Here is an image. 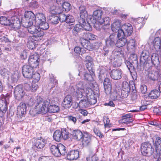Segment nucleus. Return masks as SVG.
I'll return each mask as SVG.
<instances>
[{"label":"nucleus","mask_w":161,"mask_h":161,"mask_svg":"<svg viewBox=\"0 0 161 161\" xmlns=\"http://www.w3.org/2000/svg\"><path fill=\"white\" fill-rule=\"evenodd\" d=\"M50 102L49 99L43 100L40 97H37L35 108H37L38 112L41 114H45L47 112L48 107Z\"/></svg>","instance_id":"1"},{"label":"nucleus","mask_w":161,"mask_h":161,"mask_svg":"<svg viewBox=\"0 0 161 161\" xmlns=\"http://www.w3.org/2000/svg\"><path fill=\"white\" fill-rule=\"evenodd\" d=\"M141 152L143 155L150 156L153 153V148L151 144L149 142L142 143L141 147Z\"/></svg>","instance_id":"2"},{"label":"nucleus","mask_w":161,"mask_h":161,"mask_svg":"<svg viewBox=\"0 0 161 161\" xmlns=\"http://www.w3.org/2000/svg\"><path fill=\"white\" fill-rule=\"evenodd\" d=\"M133 32V27L129 23L124 24L122 26V30H119V35L129 36Z\"/></svg>","instance_id":"3"},{"label":"nucleus","mask_w":161,"mask_h":161,"mask_svg":"<svg viewBox=\"0 0 161 161\" xmlns=\"http://www.w3.org/2000/svg\"><path fill=\"white\" fill-rule=\"evenodd\" d=\"M24 16L26 21L25 22V26H30L34 24L36 16L33 12L26 11L24 14Z\"/></svg>","instance_id":"4"},{"label":"nucleus","mask_w":161,"mask_h":161,"mask_svg":"<svg viewBox=\"0 0 161 161\" xmlns=\"http://www.w3.org/2000/svg\"><path fill=\"white\" fill-rule=\"evenodd\" d=\"M39 56L37 53H35L31 55L28 59V64L33 68H36L39 64Z\"/></svg>","instance_id":"5"},{"label":"nucleus","mask_w":161,"mask_h":161,"mask_svg":"<svg viewBox=\"0 0 161 161\" xmlns=\"http://www.w3.org/2000/svg\"><path fill=\"white\" fill-rule=\"evenodd\" d=\"M27 107L26 104L23 102L19 103L17 106V115L18 118L25 117L26 113Z\"/></svg>","instance_id":"6"},{"label":"nucleus","mask_w":161,"mask_h":161,"mask_svg":"<svg viewBox=\"0 0 161 161\" xmlns=\"http://www.w3.org/2000/svg\"><path fill=\"white\" fill-rule=\"evenodd\" d=\"M140 63L143 65L149 63L150 60L148 51L144 50L142 52L140 55Z\"/></svg>","instance_id":"7"},{"label":"nucleus","mask_w":161,"mask_h":161,"mask_svg":"<svg viewBox=\"0 0 161 161\" xmlns=\"http://www.w3.org/2000/svg\"><path fill=\"white\" fill-rule=\"evenodd\" d=\"M14 94L15 98L19 100L25 96V92L22 86L19 85L15 87Z\"/></svg>","instance_id":"8"},{"label":"nucleus","mask_w":161,"mask_h":161,"mask_svg":"<svg viewBox=\"0 0 161 161\" xmlns=\"http://www.w3.org/2000/svg\"><path fill=\"white\" fill-rule=\"evenodd\" d=\"M46 143V140L41 137L40 139L35 140L33 143V147L38 150H40L45 146Z\"/></svg>","instance_id":"9"},{"label":"nucleus","mask_w":161,"mask_h":161,"mask_svg":"<svg viewBox=\"0 0 161 161\" xmlns=\"http://www.w3.org/2000/svg\"><path fill=\"white\" fill-rule=\"evenodd\" d=\"M73 103V98L70 95H67L64 98L62 103V106L65 109L69 108Z\"/></svg>","instance_id":"10"},{"label":"nucleus","mask_w":161,"mask_h":161,"mask_svg":"<svg viewBox=\"0 0 161 161\" xmlns=\"http://www.w3.org/2000/svg\"><path fill=\"white\" fill-rule=\"evenodd\" d=\"M33 71V68L29 65H25L22 68V73L23 76L30 79Z\"/></svg>","instance_id":"11"},{"label":"nucleus","mask_w":161,"mask_h":161,"mask_svg":"<svg viewBox=\"0 0 161 161\" xmlns=\"http://www.w3.org/2000/svg\"><path fill=\"white\" fill-rule=\"evenodd\" d=\"M122 71L119 69H114L111 70L110 72L111 77L115 80L120 79L122 77Z\"/></svg>","instance_id":"12"},{"label":"nucleus","mask_w":161,"mask_h":161,"mask_svg":"<svg viewBox=\"0 0 161 161\" xmlns=\"http://www.w3.org/2000/svg\"><path fill=\"white\" fill-rule=\"evenodd\" d=\"M83 90L82 89L77 88L75 87L72 86L70 88V92L74 96L77 98H81L83 97Z\"/></svg>","instance_id":"13"},{"label":"nucleus","mask_w":161,"mask_h":161,"mask_svg":"<svg viewBox=\"0 0 161 161\" xmlns=\"http://www.w3.org/2000/svg\"><path fill=\"white\" fill-rule=\"evenodd\" d=\"M79 156V153L78 150H71L68 153L66 157L69 160L77 159Z\"/></svg>","instance_id":"14"},{"label":"nucleus","mask_w":161,"mask_h":161,"mask_svg":"<svg viewBox=\"0 0 161 161\" xmlns=\"http://www.w3.org/2000/svg\"><path fill=\"white\" fill-rule=\"evenodd\" d=\"M119 33H118L117 36L119 39L116 41L115 45L117 47L120 48L125 46L127 44V41L125 36H119Z\"/></svg>","instance_id":"15"},{"label":"nucleus","mask_w":161,"mask_h":161,"mask_svg":"<svg viewBox=\"0 0 161 161\" xmlns=\"http://www.w3.org/2000/svg\"><path fill=\"white\" fill-rule=\"evenodd\" d=\"M48 1H50L48 3L50 5L49 10L51 14H59L62 13V10L61 7L55 6L53 4L50 0H48Z\"/></svg>","instance_id":"16"},{"label":"nucleus","mask_w":161,"mask_h":161,"mask_svg":"<svg viewBox=\"0 0 161 161\" xmlns=\"http://www.w3.org/2000/svg\"><path fill=\"white\" fill-rule=\"evenodd\" d=\"M116 37L113 35H111L109 37L105 40V46L107 47H112L115 45Z\"/></svg>","instance_id":"17"},{"label":"nucleus","mask_w":161,"mask_h":161,"mask_svg":"<svg viewBox=\"0 0 161 161\" xmlns=\"http://www.w3.org/2000/svg\"><path fill=\"white\" fill-rule=\"evenodd\" d=\"M133 120L132 118V115L130 114H127L123 116L122 119L120 120L121 122L124 123L126 125H128V126H131L132 125H130L132 124Z\"/></svg>","instance_id":"18"},{"label":"nucleus","mask_w":161,"mask_h":161,"mask_svg":"<svg viewBox=\"0 0 161 161\" xmlns=\"http://www.w3.org/2000/svg\"><path fill=\"white\" fill-rule=\"evenodd\" d=\"M109 59L110 62L114 67H119L122 64L123 59L113 56H111Z\"/></svg>","instance_id":"19"},{"label":"nucleus","mask_w":161,"mask_h":161,"mask_svg":"<svg viewBox=\"0 0 161 161\" xmlns=\"http://www.w3.org/2000/svg\"><path fill=\"white\" fill-rule=\"evenodd\" d=\"M121 22L120 20L117 19L112 24V30L114 32H118V33H119V30H122Z\"/></svg>","instance_id":"20"},{"label":"nucleus","mask_w":161,"mask_h":161,"mask_svg":"<svg viewBox=\"0 0 161 161\" xmlns=\"http://www.w3.org/2000/svg\"><path fill=\"white\" fill-rule=\"evenodd\" d=\"M72 138L75 140L80 141L81 140L83 136L82 132L79 130H73L71 133Z\"/></svg>","instance_id":"21"},{"label":"nucleus","mask_w":161,"mask_h":161,"mask_svg":"<svg viewBox=\"0 0 161 161\" xmlns=\"http://www.w3.org/2000/svg\"><path fill=\"white\" fill-rule=\"evenodd\" d=\"M80 42L81 45L84 48L89 51L93 49V47L90 42L87 39H85V38L83 37V38H80Z\"/></svg>","instance_id":"22"},{"label":"nucleus","mask_w":161,"mask_h":161,"mask_svg":"<svg viewBox=\"0 0 161 161\" xmlns=\"http://www.w3.org/2000/svg\"><path fill=\"white\" fill-rule=\"evenodd\" d=\"M103 85L105 93L107 94H110L111 90V84L109 78H105L104 79Z\"/></svg>","instance_id":"23"},{"label":"nucleus","mask_w":161,"mask_h":161,"mask_svg":"<svg viewBox=\"0 0 161 161\" xmlns=\"http://www.w3.org/2000/svg\"><path fill=\"white\" fill-rule=\"evenodd\" d=\"M158 71L154 70L150 71L148 74L147 80L149 81H155L158 80Z\"/></svg>","instance_id":"24"},{"label":"nucleus","mask_w":161,"mask_h":161,"mask_svg":"<svg viewBox=\"0 0 161 161\" xmlns=\"http://www.w3.org/2000/svg\"><path fill=\"white\" fill-rule=\"evenodd\" d=\"M56 14H51L47 17V20L50 24L53 25H56L59 23V19L58 16L56 15Z\"/></svg>","instance_id":"25"},{"label":"nucleus","mask_w":161,"mask_h":161,"mask_svg":"<svg viewBox=\"0 0 161 161\" xmlns=\"http://www.w3.org/2000/svg\"><path fill=\"white\" fill-rule=\"evenodd\" d=\"M111 56L118 57L119 58L123 59L124 56V53L120 48H116L113 51Z\"/></svg>","instance_id":"26"},{"label":"nucleus","mask_w":161,"mask_h":161,"mask_svg":"<svg viewBox=\"0 0 161 161\" xmlns=\"http://www.w3.org/2000/svg\"><path fill=\"white\" fill-rule=\"evenodd\" d=\"M127 49L130 52H133L136 49L135 41L134 40L131 39L128 42H127Z\"/></svg>","instance_id":"27"},{"label":"nucleus","mask_w":161,"mask_h":161,"mask_svg":"<svg viewBox=\"0 0 161 161\" xmlns=\"http://www.w3.org/2000/svg\"><path fill=\"white\" fill-rule=\"evenodd\" d=\"M97 19H96L93 17L91 16L89 19L87 20V23H89L91 25H92L93 26L96 28L97 30H99L100 29V26H99V21H97Z\"/></svg>","instance_id":"28"},{"label":"nucleus","mask_w":161,"mask_h":161,"mask_svg":"<svg viewBox=\"0 0 161 161\" xmlns=\"http://www.w3.org/2000/svg\"><path fill=\"white\" fill-rule=\"evenodd\" d=\"M58 145H52L50 147V150L52 154L55 156L59 157L61 156V153L59 151Z\"/></svg>","instance_id":"29"},{"label":"nucleus","mask_w":161,"mask_h":161,"mask_svg":"<svg viewBox=\"0 0 161 161\" xmlns=\"http://www.w3.org/2000/svg\"><path fill=\"white\" fill-rule=\"evenodd\" d=\"M83 37L90 40H94L96 39L97 36L94 34L87 32V31L83 32L81 33Z\"/></svg>","instance_id":"30"},{"label":"nucleus","mask_w":161,"mask_h":161,"mask_svg":"<svg viewBox=\"0 0 161 161\" xmlns=\"http://www.w3.org/2000/svg\"><path fill=\"white\" fill-rule=\"evenodd\" d=\"M17 36L20 38H25L28 36L27 30L25 28H20L16 31Z\"/></svg>","instance_id":"31"},{"label":"nucleus","mask_w":161,"mask_h":161,"mask_svg":"<svg viewBox=\"0 0 161 161\" xmlns=\"http://www.w3.org/2000/svg\"><path fill=\"white\" fill-rule=\"evenodd\" d=\"M161 41L160 38L157 37L154 38L153 42V44L154 47L156 51H160L161 47Z\"/></svg>","instance_id":"32"},{"label":"nucleus","mask_w":161,"mask_h":161,"mask_svg":"<svg viewBox=\"0 0 161 161\" xmlns=\"http://www.w3.org/2000/svg\"><path fill=\"white\" fill-rule=\"evenodd\" d=\"M152 63L155 66H158L160 63L158 55V54L154 53L152 54L151 57Z\"/></svg>","instance_id":"33"},{"label":"nucleus","mask_w":161,"mask_h":161,"mask_svg":"<svg viewBox=\"0 0 161 161\" xmlns=\"http://www.w3.org/2000/svg\"><path fill=\"white\" fill-rule=\"evenodd\" d=\"M61 130H57L54 133L53 137L54 139L57 142H60L62 140Z\"/></svg>","instance_id":"34"},{"label":"nucleus","mask_w":161,"mask_h":161,"mask_svg":"<svg viewBox=\"0 0 161 161\" xmlns=\"http://www.w3.org/2000/svg\"><path fill=\"white\" fill-rule=\"evenodd\" d=\"M62 133V139L66 140L71 136V133H70L66 129H61Z\"/></svg>","instance_id":"35"},{"label":"nucleus","mask_w":161,"mask_h":161,"mask_svg":"<svg viewBox=\"0 0 161 161\" xmlns=\"http://www.w3.org/2000/svg\"><path fill=\"white\" fill-rule=\"evenodd\" d=\"M160 96V92L157 90L152 91L149 94L148 97L151 99H155Z\"/></svg>","instance_id":"36"},{"label":"nucleus","mask_w":161,"mask_h":161,"mask_svg":"<svg viewBox=\"0 0 161 161\" xmlns=\"http://www.w3.org/2000/svg\"><path fill=\"white\" fill-rule=\"evenodd\" d=\"M88 15L87 11H84V12L80 14V19L79 20V22L81 24H84L85 23V20L86 19V18Z\"/></svg>","instance_id":"37"},{"label":"nucleus","mask_w":161,"mask_h":161,"mask_svg":"<svg viewBox=\"0 0 161 161\" xmlns=\"http://www.w3.org/2000/svg\"><path fill=\"white\" fill-rule=\"evenodd\" d=\"M82 30V26L81 24H76L73 29V34L75 36H77L78 33L81 32Z\"/></svg>","instance_id":"38"},{"label":"nucleus","mask_w":161,"mask_h":161,"mask_svg":"<svg viewBox=\"0 0 161 161\" xmlns=\"http://www.w3.org/2000/svg\"><path fill=\"white\" fill-rule=\"evenodd\" d=\"M82 138V143L84 146H87L90 144L91 141V139L87 134L83 135Z\"/></svg>","instance_id":"39"},{"label":"nucleus","mask_w":161,"mask_h":161,"mask_svg":"<svg viewBox=\"0 0 161 161\" xmlns=\"http://www.w3.org/2000/svg\"><path fill=\"white\" fill-rule=\"evenodd\" d=\"M59 110V107L55 105H51L48 107L47 112L50 113H56Z\"/></svg>","instance_id":"40"},{"label":"nucleus","mask_w":161,"mask_h":161,"mask_svg":"<svg viewBox=\"0 0 161 161\" xmlns=\"http://www.w3.org/2000/svg\"><path fill=\"white\" fill-rule=\"evenodd\" d=\"M10 19L5 16H2L0 18V23L2 25L6 26L10 25Z\"/></svg>","instance_id":"41"},{"label":"nucleus","mask_w":161,"mask_h":161,"mask_svg":"<svg viewBox=\"0 0 161 161\" xmlns=\"http://www.w3.org/2000/svg\"><path fill=\"white\" fill-rule=\"evenodd\" d=\"M110 19L109 17H106L104 18L99 19L98 21L99 23V25H102L103 24L105 25H110Z\"/></svg>","instance_id":"42"},{"label":"nucleus","mask_w":161,"mask_h":161,"mask_svg":"<svg viewBox=\"0 0 161 161\" xmlns=\"http://www.w3.org/2000/svg\"><path fill=\"white\" fill-rule=\"evenodd\" d=\"M7 103L6 100H0V109L3 111V113H5L7 109Z\"/></svg>","instance_id":"43"},{"label":"nucleus","mask_w":161,"mask_h":161,"mask_svg":"<svg viewBox=\"0 0 161 161\" xmlns=\"http://www.w3.org/2000/svg\"><path fill=\"white\" fill-rule=\"evenodd\" d=\"M88 103V98L87 97H86V99L81 100L79 102L80 108H84L89 107Z\"/></svg>","instance_id":"44"},{"label":"nucleus","mask_w":161,"mask_h":161,"mask_svg":"<svg viewBox=\"0 0 161 161\" xmlns=\"http://www.w3.org/2000/svg\"><path fill=\"white\" fill-rule=\"evenodd\" d=\"M155 149H156L157 152H159L161 151V138L160 137H157L156 139L155 142Z\"/></svg>","instance_id":"45"},{"label":"nucleus","mask_w":161,"mask_h":161,"mask_svg":"<svg viewBox=\"0 0 161 161\" xmlns=\"http://www.w3.org/2000/svg\"><path fill=\"white\" fill-rule=\"evenodd\" d=\"M59 151L61 153V156H64L67 153V148L64 145L61 144L58 145Z\"/></svg>","instance_id":"46"},{"label":"nucleus","mask_w":161,"mask_h":161,"mask_svg":"<svg viewBox=\"0 0 161 161\" xmlns=\"http://www.w3.org/2000/svg\"><path fill=\"white\" fill-rule=\"evenodd\" d=\"M75 19L73 16L68 14L67 15L65 22L69 24V25H73L74 24Z\"/></svg>","instance_id":"47"},{"label":"nucleus","mask_w":161,"mask_h":161,"mask_svg":"<svg viewBox=\"0 0 161 161\" xmlns=\"http://www.w3.org/2000/svg\"><path fill=\"white\" fill-rule=\"evenodd\" d=\"M103 14V12L101 10H97L95 11L93 14V16L96 19H97V21H99L101 18L102 15Z\"/></svg>","instance_id":"48"},{"label":"nucleus","mask_w":161,"mask_h":161,"mask_svg":"<svg viewBox=\"0 0 161 161\" xmlns=\"http://www.w3.org/2000/svg\"><path fill=\"white\" fill-rule=\"evenodd\" d=\"M35 26L36 25L33 24L30 26H25V27L27 28V30L31 34H34L35 33H36L37 31H38V30H37V29H36Z\"/></svg>","instance_id":"49"},{"label":"nucleus","mask_w":161,"mask_h":161,"mask_svg":"<svg viewBox=\"0 0 161 161\" xmlns=\"http://www.w3.org/2000/svg\"><path fill=\"white\" fill-rule=\"evenodd\" d=\"M88 74L87 73H85L83 75L84 79L88 81H92L93 80V76L94 75V72L93 73H90Z\"/></svg>","instance_id":"50"},{"label":"nucleus","mask_w":161,"mask_h":161,"mask_svg":"<svg viewBox=\"0 0 161 161\" xmlns=\"http://www.w3.org/2000/svg\"><path fill=\"white\" fill-rule=\"evenodd\" d=\"M40 78V74L37 72H35L31 75V77L30 79H33V81L34 82H38Z\"/></svg>","instance_id":"51"},{"label":"nucleus","mask_w":161,"mask_h":161,"mask_svg":"<svg viewBox=\"0 0 161 161\" xmlns=\"http://www.w3.org/2000/svg\"><path fill=\"white\" fill-rule=\"evenodd\" d=\"M129 60L131 63H132L134 64H137L138 62V60L137 55L133 53L130 55L129 58Z\"/></svg>","instance_id":"52"},{"label":"nucleus","mask_w":161,"mask_h":161,"mask_svg":"<svg viewBox=\"0 0 161 161\" xmlns=\"http://www.w3.org/2000/svg\"><path fill=\"white\" fill-rule=\"evenodd\" d=\"M85 65L86 68L89 72L90 73H93V72H94V69H93L94 64L93 62L86 63Z\"/></svg>","instance_id":"53"},{"label":"nucleus","mask_w":161,"mask_h":161,"mask_svg":"<svg viewBox=\"0 0 161 161\" xmlns=\"http://www.w3.org/2000/svg\"><path fill=\"white\" fill-rule=\"evenodd\" d=\"M49 79L50 81V82L53 85H52L53 86L52 88H53L57 84V81L56 79V77H55L52 74H49Z\"/></svg>","instance_id":"54"},{"label":"nucleus","mask_w":161,"mask_h":161,"mask_svg":"<svg viewBox=\"0 0 161 161\" xmlns=\"http://www.w3.org/2000/svg\"><path fill=\"white\" fill-rule=\"evenodd\" d=\"M106 73L105 69H101L99 73L98 78L100 80H103L106 78Z\"/></svg>","instance_id":"55"},{"label":"nucleus","mask_w":161,"mask_h":161,"mask_svg":"<svg viewBox=\"0 0 161 161\" xmlns=\"http://www.w3.org/2000/svg\"><path fill=\"white\" fill-rule=\"evenodd\" d=\"M74 50L76 53L81 54V56H82V54L83 55L86 53V51L84 48L78 46L75 47Z\"/></svg>","instance_id":"56"},{"label":"nucleus","mask_w":161,"mask_h":161,"mask_svg":"<svg viewBox=\"0 0 161 161\" xmlns=\"http://www.w3.org/2000/svg\"><path fill=\"white\" fill-rule=\"evenodd\" d=\"M82 57L84 58V61L86 63L93 61L92 58L90 56L88 55L86 53L83 55L82 54Z\"/></svg>","instance_id":"57"},{"label":"nucleus","mask_w":161,"mask_h":161,"mask_svg":"<svg viewBox=\"0 0 161 161\" xmlns=\"http://www.w3.org/2000/svg\"><path fill=\"white\" fill-rule=\"evenodd\" d=\"M61 6L62 7L63 10L65 11H69L71 8L70 4L67 2H64Z\"/></svg>","instance_id":"58"},{"label":"nucleus","mask_w":161,"mask_h":161,"mask_svg":"<svg viewBox=\"0 0 161 161\" xmlns=\"http://www.w3.org/2000/svg\"><path fill=\"white\" fill-rule=\"evenodd\" d=\"M41 113L38 112L37 108H31L29 111V114L32 117L35 116L38 114H40Z\"/></svg>","instance_id":"59"},{"label":"nucleus","mask_w":161,"mask_h":161,"mask_svg":"<svg viewBox=\"0 0 161 161\" xmlns=\"http://www.w3.org/2000/svg\"><path fill=\"white\" fill-rule=\"evenodd\" d=\"M122 89L126 90H131V86L126 81H123L122 85Z\"/></svg>","instance_id":"60"},{"label":"nucleus","mask_w":161,"mask_h":161,"mask_svg":"<svg viewBox=\"0 0 161 161\" xmlns=\"http://www.w3.org/2000/svg\"><path fill=\"white\" fill-rule=\"evenodd\" d=\"M17 23H14L13 24L9 25L11 27V29L16 31L20 28V22H16Z\"/></svg>","instance_id":"61"},{"label":"nucleus","mask_w":161,"mask_h":161,"mask_svg":"<svg viewBox=\"0 0 161 161\" xmlns=\"http://www.w3.org/2000/svg\"><path fill=\"white\" fill-rule=\"evenodd\" d=\"M36 100L34 99L33 98L31 97H29V99L26 101V103L27 105L29 106H33L35 103H36Z\"/></svg>","instance_id":"62"},{"label":"nucleus","mask_w":161,"mask_h":161,"mask_svg":"<svg viewBox=\"0 0 161 161\" xmlns=\"http://www.w3.org/2000/svg\"><path fill=\"white\" fill-rule=\"evenodd\" d=\"M27 46L29 49L31 50L33 49L36 48V43L32 41H29L27 43Z\"/></svg>","instance_id":"63"},{"label":"nucleus","mask_w":161,"mask_h":161,"mask_svg":"<svg viewBox=\"0 0 161 161\" xmlns=\"http://www.w3.org/2000/svg\"><path fill=\"white\" fill-rule=\"evenodd\" d=\"M82 26V29H84L86 31H90L92 30V27L91 25L89 23H86V20H85V23L84 24H81Z\"/></svg>","instance_id":"64"}]
</instances>
